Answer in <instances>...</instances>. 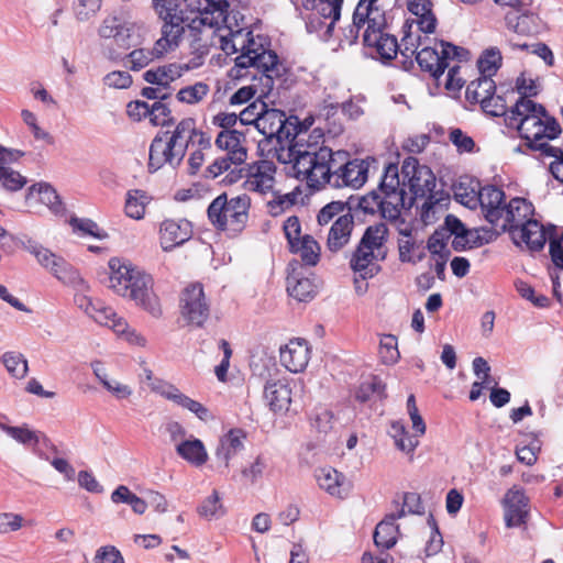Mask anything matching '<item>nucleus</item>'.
Listing matches in <instances>:
<instances>
[{"instance_id":"0e129e2a","label":"nucleus","mask_w":563,"mask_h":563,"mask_svg":"<svg viewBox=\"0 0 563 563\" xmlns=\"http://www.w3.org/2000/svg\"><path fill=\"white\" fill-rule=\"evenodd\" d=\"M265 102L257 99L247 106L241 113L239 114V120L242 124H254L257 129L260 119L262 113L264 112Z\"/></svg>"},{"instance_id":"680f3d73","label":"nucleus","mask_w":563,"mask_h":563,"mask_svg":"<svg viewBox=\"0 0 563 563\" xmlns=\"http://www.w3.org/2000/svg\"><path fill=\"white\" fill-rule=\"evenodd\" d=\"M449 140L460 154L473 153L475 151L476 144L474 140L461 129H452L449 133Z\"/></svg>"},{"instance_id":"09e8293b","label":"nucleus","mask_w":563,"mask_h":563,"mask_svg":"<svg viewBox=\"0 0 563 563\" xmlns=\"http://www.w3.org/2000/svg\"><path fill=\"white\" fill-rule=\"evenodd\" d=\"M148 197L145 191L139 189L129 190L124 207L125 214L135 220L142 219L144 217Z\"/></svg>"},{"instance_id":"dca6fc26","label":"nucleus","mask_w":563,"mask_h":563,"mask_svg":"<svg viewBox=\"0 0 563 563\" xmlns=\"http://www.w3.org/2000/svg\"><path fill=\"white\" fill-rule=\"evenodd\" d=\"M22 246L36 258L37 263L42 267L49 271L62 283H76L82 285L78 271L63 257L56 255L51 250L44 247L32 239H27L22 242Z\"/></svg>"},{"instance_id":"bf43d9fd","label":"nucleus","mask_w":563,"mask_h":563,"mask_svg":"<svg viewBox=\"0 0 563 563\" xmlns=\"http://www.w3.org/2000/svg\"><path fill=\"white\" fill-rule=\"evenodd\" d=\"M150 122L156 126H166L173 122L170 109L162 101H154L150 106Z\"/></svg>"},{"instance_id":"5701e85b","label":"nucleus","mask_w":563,"mask_h":563,"mask_svg":"<svg viewBox=\"0 0 563 563\" xmlns=\"http://www.w3.org/2000/svg\"><path fill=\"white\" fill-rule=\"evenodd\" d=\"M159 245L164 252H170L192 236L191 223L186 219H166L158 230Z\"/></svg>"},{"instance_id":"423d86ee","label":"nucleus","mask_w":563,"mask_h":563,"mask_svg":"<svg viewBox=\"0 0 563 563\" xmlns=\"http://www.w3.org/2000/svg\"><path fill=\"white\" fill-rule=\"evenodd\" d=\"M252 35V32L243 31L242 42H236L235 47L241 54L235 58L236 76H244L241 74L242 69L254 68L262 73L266 79V86L271 87L273 79L280 76L282 65L278 62V56L275 52L267 49L262 40L257 42Z\"/></svg>"},{"instance_id":"0eeeda50","label":"nucleus","mask_w":563,"mask_h":563,"mask_svg":"<svg viewBox=\"0 0 563 563\" xmlns=\"http://www.w3.org/2000/svg\"><path fill=\"white\" fill-rule=\"evenodd\" d=\"M251 199L246 195L228 198L221 194L209 205L207 213L211 224L221 231L241 232L249 219Z\"/></svg>"},{"instance_id":"20e7f679","label":"nucleus","mask_w":563,"mask_h":563,"mask_svg":"<svg viewBox=\"0 0 563 563\" xmlns=\"http://www.w3.org/2000/svg\"><path fill=\"white\" fill-rule=\"evenodd\" d=\"M405 197L406 190L400 187L398 166L389 163L384 168L377 189L361 197L358 208L369 214L379 212L384 219L396 222L406 208Z\"/></svg>"},{"instance_id":"37998d69","label":"nucleus","mask_w":563,"mask_h":563,"mask_svg":"<svg viewBox=\"0 0 563 563\" xmlns=\"http://www.w3.org/2000/svg\"><path fill=\"white\" fill-rule=\"evenodd\" d=\"M525 242L531 252L541 251L547 242V233L543 225L532 219L517 232V243Z\"/></svg>"},{"instance_id":"e2e57ef3","label":"nucleus","mask_w":563,"mask_h":563,"mask_svg":"<svg viewBox=\"0 0 563 563\" xmlns=\"http://www.w3.org/2000/svg\"><path fill=\"white\" fill-rule=\"evenodd\" d=\"M112 330L118 335L123 336L131 344L144 346L146 343L145 338L137 333L134 329H131L124 319L115 320V323L112 324Z\"/></svg>"},{"instance_id":"39448f33","label":"nucleus","mask_w":563,"mask_h":563,"mask_svg":"<svg viewBox=\"0 0 563 563\" xmlns=\"http://www.w3.org/2000/svg\"><path fill=\"white\" fill-rule=\"evenodd\" d=\"M401 177L400 187L404 190L405 187H408L413 196L409 199L408 207H411L413 199L426 197L427 199L421 206V218L424 222L430 221L435 207L440 202V199L433 192L435 187L434 174L428 166L420 165L417 158L407 157L401 165Z\"/></svg>"},{"instance_id":"cd10ccee","label":"nucleus","mask_w":563,"mask_h":563,"mask_svg":"<svg viewBox=\"0 0 563 563\" xmlns=\"http://www.w3.org/2000/svg\"><path fill=\"white\" fill-rule=\"evenodd\" d=\"M280 363L291 373L302 372L310 360V347L303 339H292L279 351Z\"/></svg>"},{"instance_id":"ea45409f","label":"nucleus","mask_w":563,"mask_h":563,"mask_svg":"<svg viewBox=\"0 0 563 563\" xmlns=\"http://www.w3.org/2000/svg\"><path fill=\"white\" fill-rule=\"evenodd\" d=\"M376 261L377 255L374 251L358 244L351 257L350 265L354 273L357 274L361 279L365 280L378 273L379 266Z\"/></svg>"},{"instance_id":"b1692460","label":"nucleus","mask_w":563,"mask_h":563,"mask_svg":"<svg viewBox=\"0 0 563 563\" xmlns=\"http://www.w3.org/2000/svg\"><path fill=\"white\" fill-rule=\"evenodd\" d=\"M136 27L135 22L123 20L117 15H109L102 20L98 29V35L102 40H113L120 48L129 49L131 37Z\"/></svg>"},{"instance_id":"a878e982","label":"nucleus","mask_w":563,"mask_h":563,"mask_svg":"<svg viewBox=\"0 0 563 563\" xmlns=\"http://www.w3.org/2000/svg\"><path fill=\"white\" fill-rule=\"evenodd\" d=\"M408 415L412 422V430L415 434L409 435L405 426L399 421H395L391 423V437L395 440V445L398 450L407 454H412L419 445L418 438L426 433V423L419 411L409 412Z\"/></svg>"},{"instance_id":"7c9ffc66","label":"nucleus","mask_w":563,"mask_h":563,"mask_svg":"<svg viewBox=\"0 0 563 563\" xmlns=\"http://www.w3.org/2000/svg\"><path fill=\"white\" fill-rule=\"evenodd\" d=\"M188 67L178 63H169L146 70L143 79L153 85L161 87L164 91L172 96L170 84L179 79Z\"/></svg>"},{"instance_id":"79ce46f5","label":"nucleus","mask_w":563,"mask_h":563,"mask_svg":"<svg viewBox=\"0 0 563 563\" xmlns=\"http://www.w3.org/2000/svg\"><path fill=\"white\" fill-rule=\"evenodd\" d=\"M177 454L189 464L200 467L208 461V452L201 440L190 438L179 441L176 445Z\"/></svg>"},{"instance_id":"473e14b6","label":"nucleus","mask_w":563,"mask_h":563,"mask_svg":"<svg viewBox=\"0 0 563 563\" xmlns=\"http://www.w3.org/2000/svg\"><path fill=\"white\" fill-rule=\"evenodd\" d=\"M354 228V218L350 211L339 216L331 224L328 232L327 247L336 253L342 250L351 239Z\"/></svg>"},{"instance_id":"2eb2a0df","label":"nucleus","mask_w":563,"mask_h":563,"mask_svg":"<svg viewBox=\"0 0 563 563\" xmlns=\"http://www.w3.org/2000/svg\"><path fill=\"white\" fill-rule=\"evenodd\" d=\"M275 164L272 161L262 159L249 164L245 167L241 165L235 172V175L227 176V179L232 184L245 178V189L258 194H267L272 191L275 186Z\"/></svg>"},{"instance_id":"338daca9","label":"nucleus","mask_w":563,"mask_h":563,"mask_svg":"<svg viewBox=\"0 0 563 563\" xmlns=\"http://www.w3.org/2000/svg\"><path fill=\"white\" fill-rule=\"evenodd\" d=\"M515 287L522 298L531 301L536 307L544 308L549 306V298L544 295H536L534 289L528 283L517 280Z\"/></svg>"},{"instance_id":"2f4dec72","label":"nucleus","mask_w":563,"mask_h":563,"mask_svg":"<svg viewBox=\"0 0 563 563\" xmlns=\"http://www.w3.org/2000/svg\"><path fill=\"white\" fill-rule=\"evenodd\" d=\"M153 389L157 390L166 399L173 401L184 409L189 410L202 421H207L211 418L210 411L206 406L183 394L176 386L172 384L163 383L159 387L154 386Z\"/></svg>"},{"instance_id":"a19ab883","label":"nucleus","mask_w":563,"mask_h":563,"mask_svg":"<svg viewBox=\"0 0 563 563\" xmlns=\"http://www.w3.org/2000/svg\"><path fill=\"white\" fill-rule=\"evenodd\" d=\"M8 151L16 155H10V159L0 162V186L9 191H18L26 185V177L9 167L8 164L16 162L24 153L12 148H8Z\"/></svg>"},{"instance_id":"ddd939ff","label":"nucleus","mask_w":563,"mask_h":563,"mask_svg":"<svg viewBox=\"0 0 563 563\" xmlns=\"http://www.w3.org/2000/svg\"><path fill=\"white\" fill-rule=\"evenodd\" d=\"M468 52L451 43L441 41L434 47L426 46L421 48L416 56V60L422 70L429 71L434 78H440L449 60H463Z\"/></svg>"},{"instance_id":"f03ea898","label":"nucleus","mask_w":563,"mask_h":563,"mask_svg":"<svg viewBox=\"0 0 563 563\" xmlns=\"http://www.w3.org/2000/svg\"><path fill=\"white\" fill-rule=\"evenodd\" d=\"M109 286L118 295L135 301L155 318L162 316L158 297L153 291V278L131 263L120 258L109 261Z\"/></svg>"},{"instance_id":"393cba45","label":"nucleus","mask_w":563,"mask_h":563,"mask_svg":"<svg viewBox=\"0 0 563 563\" xmlns=\"http://www.w3.org/2000/svg\"><path fill=\"white\" fill-rule=\"evenodd\" d=\"M191 12H196L195 16L199 18V25L214 26L221 32L222 26H227L229 15L228 0H201V4L189 8Z\"/></svg>"},{"instance_id":"58836bf2","label":"nucleus","mask_w":563,"mask_h":563,"mask_svg":"<svg viewBox=\"0 0 563 563\" xmlns=\"http://www.w3.org/2000/svg\"><path fill=\"white\" fill-rule=\"evenodd\" d=\"M404 516L405 510L400 509L397 514L387 516L376 526L374 531V543L377 548L389 550L397 543L399 527L395 521Z\"/></svg>"},{"instance_id":"c9c22d12","label":"nucleus","mask_w":563,"mask_h":563,"mask_svg":"<svg viewBox=\"0 0 563 563\" xmlns=\"http://www.w3.org/2000/svg\"><path fill=\"white\" fill-rule=\"evenodd\" d=\"M199 18L188 16V21L185 23V33L189 38L190 46L200 53H205L208 48L214 44L213 37L216 36L217 29L209 25H199L194 22H198Z\"/></svg>"},{"instance_id":"c03bdc74","label":"nucleus","mask_w":563,"mask_h":563,"mask_svg":"<svg viewBox=\"0 0 563 563\" xmlns=\"http://www.w3.org/2000/svg\"><path fill=\"white\" fill-rule=\"evenodd\" d=\"M496 84L489 76H479L471 81L466 87V97L473 102L483 106V101L488 100L495 95Z\"/></svg>"},{"instance_id":"7ed1b4c3","label":"nucleus","mask_w":563,"mask_h":563,"mask_svg":"<svg viewBox=\"0 0 563 563\" xmlns=\"http://www.w3.org/2000/svg\"><path fill=\"white\" fill-rule=\"evenodd\" d=\"M506 125L516 129L528 144L547 140H554L561 133V126L556 119L549 114L547 109L536 101L527 98H518L510 107Z\"/></svg>"},{"instance_id":"49530a36","label":"nucleus","mask_w":563,"mask_h":563,"mask_svg":"<svg viewBox=\"0 0 563 563\" xmlns=\"http://www.w3.org/2000/svg\"><path fill=\"white\" fill-rule=\"evenodd\" d=\"M34 192H37L40 201L47 206L54 213H59L63 210L60 198L51 185L40 183L31 186L26 198L32 197Z\"/></svg>"},{"instance_id":"6e6d98bb","label":"nucleus","mask_w":563,"mask_h":563,"mask_svg":"<svg viewBox=\"0 0 563 563\" xmlns=\"http://www.w3.org/2000/svg\"><path fill=\"white\" fill-rule=\"evenodd\" d=\"M379 358L386 365H394L398 362L400 353L398 351L397 339L393 334H384L379 341Z\"/></svg>"},{"instance_id":"69168bd1","label":"nucleus","mask_w":563,"mask_h":563,"mask_svg":"<svg viewBox=\"0 0 563 563\" xmlns=\"http://www.w3.org/2000/svg\"><path fill=\"white\" fill-rule=\"evenodd\" d=\"M266 467V459L263 455H257L250 466L242 470L241 474L247 483L255 484L263 477Z\"/></svg>"},{"instance_id":"a211bd4d","label":"nucleus","mask_w":563,"mask_h":563,"mask_svg":"<svg viewBox=\"0 0 563 563\" xmlns=\"http://www.w3.org/2000/svg\"><path fill=\"white\" fill-rule=\"evenodd\" d=\"M534 208L531 202L525 198H512L503 209V214H499L494 227L501 232L508 231L511 239L517 243V232L530 222L533 216Z\"/></svg>"},{"instance_id":"412c9836","label":"nucleus","mask_w":563,"mask_h":563,"mask_svg":"<svg viewBox=\"0 0 563 563\" xmlns=\"http://www.w3.org/2000/svg\"><path fill=\"white\" fill-rule=\"evenodd\" d=\"M169 140L186 155L189 144L197 145L200 148H210V136L196 126V120L185 118L180 120L174 131L169 134Z\"/></svg>"},{"instance_id":"13d9d810","label":"nucleus","mask_w":563,"mask_h":563,"mask_svg":"<svg viewBox=\"0 0 563 563\" xmlns=\"http://www.w3.org/2000/svg\"><path fill=\"white\" fill-rule=\"evenodd\" d=\"M401 239L398 241L399 260L402 263H416L421 261L422 255L417 258L412 255L416 247L415 241L411 239V232L408 229L400 230Z\"/></svg>"},{"instance_id":"e433bc0d","label":"nucleus","mask_w":563,"mask_h":563,"mask_svg":"<svg viewBox=\"0 0 563 563\" xmlns=\"http://www.w3.org/2000/svg\"><path fill=\"white\" fill-rule=\"evenodd\" d=\"M407 8L415 15V19L407 20V23H413L417 31L426 35L435 31L437 18L432 12L431 0H409Z\"/></svg>"},{"instance_id":"c85d7f7f","label":"nucleus","mask_w":563,"mask_h":563,"mask_svg":"<svg viewBox=\"0 0 563 563\" xmlns=\"http://www.w3.org/2000/svg\"><path fill=\"white\" fill-rule=\"evenodd\" d=\"M528 497L520 489H509L505 495V523L507 528L526 523L528 517Z\"/></svg>"},{"instance_id":"f257e3e1","label":"nucleus","mask_w":563,"mask_h":563,"mask_svg":"<svg viewBox=\"0 0 563 563\" xmlns=\"http://www.w3.org/2000/svg\"><path fill=\"white\" fill-rule=\"evenodd\" d=\"M317 132L314 130L308 135L305 131L288 146L275 147L269 152L279 163L291 164L294 177L305 181L309 188L319 190L330 184L336 151L324 145L323 140L320 142L322 134L314 136Z\"/></svg>"},{"instance_id":"5fc2aeb1","label":"nucleus","mask_w":563,"mask_h":563,"mask_svg":"<svg viewBox=\"0 0 563 563\" xmlns=\"http://www.w3.org/2000/svg\"><path fill=\"white\" fill-rule=\"evenodd\" d=\"M501 65V54L497 48L486 49L477 60L481 76L493 77Z\"/></svg>"},{"instance_id":"3c124183","label":"nucleus","mask_w":563,"mask_h":563,"mask_svg":"<svg viewBox=\"0 0 563 563\" xmlns=\"http://www.w3.org/2000/svg\"><path fill=\"white\" fill-rule=\"evenodd\" d=\"M0 429L23 445H37L42 435L41 432L31 430L26 424L11 427L0 422Z\"/></svg>"},{"instance_id":"f8f14e48","label":"nucleus","mask_w":563,"mask_h":563,"mask_svg":"<svg viewBox=\"0 0 563 563\" xmlns=\"http://www.w3.org/2000/svg\"><path fill=\"white\" fill-rule=\"evenodd\" d=\"M335 157L329 186L333 188H361L368 177V163L358 158L350 159L349 152L343 150L336 151Z\"/></svg>"},{"instance_id":"9d476101","label":"nucleus","mask_w":563,"mask_h":563,"mask_svg":"<svg viewBox=\"0 0 563 563\" xmlns=\"http://www.w3.org/2000/svg\"><path fill=\"white\" fill-rule=\"evenodd\" d=\"M257 130L268 141H276L274 148L288 146L289 143H294L298 139L299 134L305 132L297 117H287L284 111L269 109L267 104H265Z\"/></svg>"},{"instance_id":"603ef678","label":"nucleus","mask_w":563,"mask_h":563,"mask_svg":"<svg viewBox=\"0 0 563 563\" xmlns=\"http://www.w3.org/2000/svg\"><path fill=\"white\" fill-rule=\"evenodd\" d=\"M1 360L8 373L12 377L22 379L26 376L29 366L23 354L19 352H5Z\"/></svg>"},{"instance_id":"052dcab7","label":"nucleus","mask_w":563,"mask_h":563,"mask_svg":"<svg viewBox=\"0 0 563 563\" xmlns=\"http://www.w3.org/2000/svg\"><path fill=\"white\" fill-rule=\"evenodd\" d=\"M310 421L316 431L327 434L333 428V413L325 408H319L311 415Z\"/></svg>"},{"instance_id":"4be33fe9","label":"nucleus","mask_w":563,"mask_h":563,"mask_svg":"<svg viewBox=\"0 0 563 563\" xmlns=\"http://www.w3.org/2000/svg\"><path fill=\"white\" fill-rule=\"evenodd\" d=\"M467 200H462L463 203L471 206L477 201L481 203L486 220L493 225L499 220V214H503V209L506 207L505 192L496 186H485L478 194L473 192L472 196L466 195Z\"/></svg>"},{"instance_id":"864d4df0","label":"nucleus","mask_w":563,"mask_h":563,"mask_svg":"<svg viewBox=\"0 0 563 563\" xmlns=\"http://www.w3.org/2000/svg\"><path fill=\"white\" fill-rule=\"evenodd\" d=\"M210 88L206 82L198 81L191 86L181 88L176 98L179 102L187 104H197L202 101L209 93Z\"/></svg>"},{"instance_id":"f3484780","label":"nucleus","mask_w":563,"mask_h":563,"mask_svg":"<svg viewBox=\"0 0 563 563\" xmlns=\"http://www.w3.org/2000/svg\"><path fill=\"white\" fill-rule=\"evenodd\" d=\"M184 0H152V8L162 21L161 33L181 42L185 33V15L180 5Z\"/></svg>"},{"instance_id":"bb28decb","label":"nucleus","mask_w":563,"mask_h":563,"mask_svg":"<svg viewBox=\"0 0 563 563\" xmlns=\"http://www.w3.org/2000/svg\"><path fill=\"white\" fill-rule=\"evenodd\" d=\"M287 291L298 301H308L316 295L313 282L306 276L305 268L298 261H292L287 267Z\"/></svg>"},{"instance_id":"aec40b11","label":"nucleus","mask_w":563,"mask_h":563,"mask_svg":"<svg viewBox=\"0 0 563 563\" xmlns=\"http://www.w3.org/2000/svg\"><path fill=\"white\" fill-rule=\"evenodd\" d=\"M184 157V153L169 140L168 132L157 134L150 146L148 169L156 172L164 165L176 168Z\"/></svg>"},{"instance_id":"8fccbe9b","label":"nucleus","mask_w":563,"mask_h":563,"mask_svg":"<svg viewBox=\"0 0 563 563\" xmlns=\"http://www.w3.org/2000/svg\"><path fill=\"white\" fill-rule=\"evenodd\" d=\"M197 512L200 517L212 520L223 517L227 512L223 506L218 490H213L212 494L206 497L200 506L197 508Z\"/></svg>"},{"instance_id":"72a5a7b5","label":"nucleus","mask_w":563,"mask_h":563,"mask_svg":"<svg viewBox=\"0 0 563 563\" xmlns=\"http://www.w3.org/2000/svg\"><path fill=\"white\" fill-rule=\"evenodd\" d=\"M264 399L274 412L287 411L291 402V389L285 379H269L264 386Z\"/></svg>"},{"instance_id":"4468645a","label":"nucleus","mask_w":563,"mask_h":563,"mask_svg":"<svg viewBox=\"0 0 563 563\" xmlns=\"http://www.w3.org/2000/svg\"><path fill=\"white\" fill-rule=\"evenodd\" d=\"M505 24L509 31L526 36H536L549 30L540 7L533 5L530 0H525L518 8L508 11Z\"/></svg>"},{"instance_id":"774afa93","label":"nucleus","mask_w":563,"mask_h":563,"mask_svg":"<svg viewBox=\"0 0 563 563\" xmlns=\"http://www.w3.org/2000/svg\"><path fill=\"white\" fill-rule=\"evenodd\" d=\"M93 563H124V559L115 547L106 545L97 550Z\"/></svg>"},{"instance_id":"f704fd0d","label":"nucleus","mask_w":563,"mask_h":563,"mask_svg":"<svg viewBox=\"0 0 563 563\" xmlns=\"http://www.w3.org/2000/svg\"><path fill=\"white\" fill-rule=\"evenodd\" d=\"M319 487L331 496L343 498L349 493L345 476L331 466L319 467L314 471Z\"/></svg>"},{"instance_id":"de8ad7c7","label":"nucleus","mask_w":563,"mask_h":563,"mask_svg":"<svg viewBox=\"0 0 563 563\" xmlns=\"http://www.w3.org/2000/svg\"><path fill=\"white\" fill-rule=\"evenodd\" d=\"M404 36L401 38V44H399V51L401 55L405 57L417 56L419 52L418 48L422 45V36L421 31H417L416 25L413 23H405L402 26Z\"/></svg>"},{"instance_id":"6e6552de","label":"nucleus","mask_w":563,"mask_h":563,"mask_svg":"<svg viewBox=\"0 0 563 563\" xmlns=\"http://www.w3.org/2000/svg\"><path fill=\"white\" fill-rule=\"evenodd\" d=\"M363 44L373 58L383 63L397 56L400 46L397 38L389 33L385 11L379 5L372 11L369 24L363 32Z\"/></svg>"},{"instance_id":"4c0bfd02","label":"nucleus","mask_w":563,"mask_h":563,"mask_svg":"<svg viewBox=\"0 0 563 563\" xmlns=\"http://www.w3.org/2000/svg\"><path fill=\"white\" fill-rule=\"evenodd\" d=\"M246 433L242 429H231L221 437L219 445L216 450V457L223 462L228 468L230 461L244 449V440Z\"/></svg>"},{"instance_id":"1a4fd4ad","label":"nucleus","mask_w":563,"mask_h":563,"mask_svg":"<svg viewBox=\"0 0 563 563\" xmlns=\"http://www.w3.org/2000/svg\"><path fill=\"white\" fill-rule=\"evenodd\" d=\"M245 136L236 130H223L217 139L216 145L220 150L225 151L223 156L217 157L205 170V177L214 179L224 172H229L228 176L235 175L238 168L245 163L247 151L243 145Z\"/></svg>"},{"instance_id":"4d7b16f0","label":"nucleus","mask_w":563,"mask_h":563,"mask_svg":"<svg viewBox=\"0 0 563 563\" xmlns=\"http://www.w3.org/2000/svg\"><path fill=\"white\" fill-rule=\"evenodd\" d=\"M385 234L386 228L383 224L368 227L358 244L379 252L385 241Z\"/></svg>"},{"instance_id":"9b49d317","label":"nucleus","mask_w":563,"mask_h":563,"mask_svg":"<svg viewBox=\"0 0 563 563\" xmlns=\"http://www.w3.org/2000/svg\"><path fill=\"white\" fill-rule=\"evenodd\" d=\"M179 44L180 42L161 33L159 38L156 40L152 48L136 47L130 53L125 54L123 57L124 65L132 71H139L147 67L154 60L159 59L166 54L175 51ZM103 55L108 59L114 62L122 59V54L113 47H106L103 49Z\"/></svg>"},{"instance_id":"c756f323","label":"nucleus","mask_w":563,"mask_h":563,"mask_svg":"<svg viewBox=\"0 0 563 563\" xmlns=\"http://www.w3.org/2000/svg\"><path fill=\"white\" fill-rule=\"evenodd\" d=\"M378 0H360L352 18V23L343 29V36L341 42H344L349 45L356 43L360 31L369 24V19H372V11L377 8Z\"/></svg>"},{"instance_id":"6ab92c4d","label":"nucleus","mask_w":563,"mask_h":563,"mask_svg":"<svg viewBox=\"0 0 563 563\" xmlns=\"http://www.w3.org/2000/svg\"><path fill=\"white\" fill-rule=\"evenodd\" d=\"M180 312L189 324L201 327L207 321L210 307L200 284L185 288L180 297Z\"/></svg>"},{"instance_id":"a18cd8bd","label":"nucleus","mask_w":563,"mask_h":563,"mask_svg":"<svg viewBox=\"0 0 563 563\" xmlns=\"http://www.w3.org/2000/svg\"><path fill=\"white\" fill-rule=\"evenodd\" d=\"M292 253L299 254L302 263L308 266H316L320 260L321 247L311 235H303L299 242L290 247Z\"/></svg>"}]
</instances>
